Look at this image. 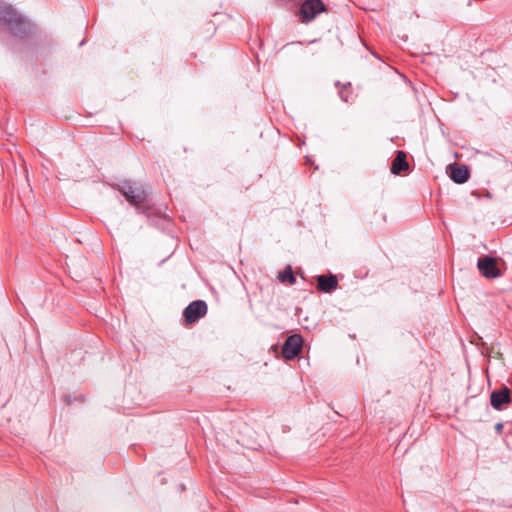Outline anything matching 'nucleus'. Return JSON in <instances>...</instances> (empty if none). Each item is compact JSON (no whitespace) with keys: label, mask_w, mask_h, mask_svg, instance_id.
Here are the masks:
<instances>
[{"label":"nucleus","mask_w":512,"mask_h":512,"mask_svg":"<svg viewBox=\"0 0 512 512\" xmlns=\"http://www.w3.org/2000/svg\"><path fill=\"white\" fill-rule=\"evenodd\" d=\"M0 21L16 36L26 33L29 23L21 17L10 5L0 2Z\"/></svg>","instance_id":"obj_1"},{"label":"nucleus","mask_w":512,"mask_h":512,"mask_svg":"<svg viewBox=\"0 0 512 512\" xmlns=\"http://www.w3.org/2000/svg\"><path fill=\"white\" fill-rule=\"evenodd\" d=\"M120 191L125 196L126 200L135 207H139L147 197V193L142 187L132 185L128 182L120 186Z\"/></svg>","instance_id":"obj_2"},{"label":"nucleus","mask_w":512,"mask_h":512,"mask_svg":"<svg viewBox=\"0 0 512 512\" xmlns=\"http://www.w3.org/2000/svg\"><path fill=\"white\" fill-rule=\"evenodd\" d=\"M207 304L202 300L191 302L184 310L183 316L186 325L195 323L207 313Z\"/></svg>","instance_id":"obj_3"},{"label":"nucleus","mask_w":512,"mask_h":512,"mask_svg":"<svg viewBox=\"0 0 512 512\" xmlns=\"http://www.w3.org/2000/svg\"><path fill=\"white\" fill-rule=\"evenodd\" d=\"M324 10L325 5L321 0H306L300 8V19L303 23H308Z\"/></svg>","instance_id":"obj_4"},{"label":"nucleus","mask_w":512,"mask_h":512,"mask_svg":"<svg viewBox=\"0 0 512 512\" xmlns=\"http://www.w3.org/2000/svg\"><path fill=\"white\" fill-rule=\"evenodd\" d=\"M302 337L298 334L289 336L283 344L282 355L285 359L291 360L295 358L302 348Z\"/></svg>","instance_id":"obj_5"},{"label":"nucleus","mask_w":512,"mask_h":512,"mask_svg":"<svg viewBox=\"0 0 512 512\" xmlns=\"http://www.w3.org/2000/svg\"><path fill=\"white\" fill-rule=\"evenodd\" d=\"M477 267L486 278H497L501 275L500 270L497 267L496 259L492 257L480 258L477 263Z\"/></svg>","instance_id":"obj_6"},{"label":"nucleus","mask_w":512,"mask_h":512,"mask_svg":"<svg viewBox=\"0 0 512 512\" xmlns=\"http://www.w3.org/2000/svg\"><path fill=\"white\" fill-rule=\"evenodd\" d=\"M511 400V393L507 387L493 391L490 395V404L495 410H502L503 406L509 404Z\"/></svg>","instance_id":"obj_7"},{"label":"nucleus","mask_w":512,"mask_h":512,"mask_svg":"<svg viewBox=\"0 0 512 512\" xmlns=\"http://www.w3.org/2000/svg\"><path fill=\"white\" fill-rule=\"evenodd\" d=\"M450 178L458 184L465 183L469 179V171L466 166L453 164L449 166Z\"/></svg>","instance_id":"obj_8"},{"label":"nucleus","mask_w":512,"mask_h":512,"mask_svg":"<svg viewBox=\"0 0 512 512\" xmlns=\"http://www.w3.org/2000/svg\"><path fill=\"white\" fill-rule=\"evenodd\" d=\"M338 286L337 277L334 275L325 276L319 275L317 277V287L320 291L330 293Z\"/></svg>","instance_id":"obj_9"},{"label":"nucleus","mask_w":512,"mask_h":512,"mask_svg":"<svg viewBox=\"0 0 512 512\" xmlns=\"http://www.w3.org/2000/svg\"><path fill=\"white\" fill-rule=\"evenodd\" d=\"M409 164L406 160V154L403 151H398L396 157L393 159L391 164V172L395 175L401 172L407 171Z\"/></svg>","instance_id":"obj_10"},{"label":"nucleus","mask_w":512,"mask_h":512,"mask_svg":"<svg viewBox=\"0 0 512 512\" xmlns=\"http://www.w3.org/2000/svg\"><path fill=\"white\" fill-rule=\"evenodd\" d=\"M278 278L282 283L294 284L296 282V278L290 266H287L282 272H280Z\"/></svg>","instance_id":"obj_11"},{"label":"nucleus","mask_w":512,"mask_h":512,"mask_svg":"<svg viewBox=\"0 0 512 512\" xmlns=\"http://www.w3.org/2000/svg\"><path fill=\"white\" fill-rule=\"evenodd\" d=\"M496 428H497V430H499V431H500V430L502 429V424H500V423H499V424H497V425H496Z\"/></svg>","instance_id":"obj_12"}]
</instances>
